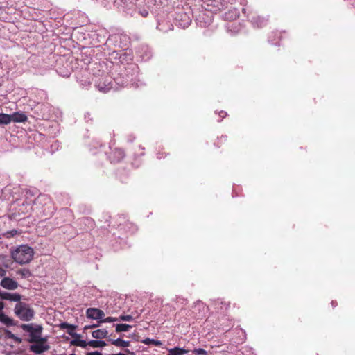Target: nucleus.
I'll list each match as a JSON object with an SVG mask.
<instances>
[{"instance_id":"f257e3e1","label":"nucleus","mask_w":355,"mask_h":355,"mask_svg":"<svg viewBox=\"0 0 355 355\" xmlns=\"http://www.w3.org/2000/svg\"><path fill=\"white\" fill-rule=\"evenodd\" d=\"M34 256L33 249L28 245H21L11 251L13 260L20 264L24 265L30 263Z\"/></svg>"},{"instance_id":"f03ea898","label":"nucleus","mask_w":355,"mask_h":355,"mask_svg":"<svg viewBox=\"0 0 355 355\" xmlns=\"http://www.w3.org/2000/svg\"><path fill=\"white\" fill-rule=\"evenodd\" d=\"M20 327L25 331L28 332L30 338L28 339V342L33 343L35 341H44V338L41 337L42 332V327L38 324H22Z\"/></svg>"},{"instance_id":"7ed1b4c3","label":"nucleus","mask_w":355,"mask_h":355,"mask_svg":"<svg viewBox=\"0 0 355 355\" xmlns=\"http://www.w3.org/2000/svg\"><path fill=\"white\" fill-rule=\"evenodd\" d=\"M14 311L15 315L23 321H30L35 315L34 310L24 302L17 303L15 306Z\"/></svg>"},{"instance_id":"20e7f679","label":"nucleus","mask_w":355,"mask_h":355,"mask_svg":"<svg viewBox=\"0 0 355 355\" xmlns=\"http://www.w3.org/2000/svg\"><path fill=\"white\" fill-rule=\"evenodd\" d=\"M65 327H70V330H67V332L74 338L73 340H71V345L78 346L83 348H85L88 345V342L81 340L80 335L74 332V330L76 329V326L70 324L67 322H62L60 324V328L61 329H64Z\"/></svg>"},{"instance_id":"39448f33","label":"nucleus","mask_w":355,"mask_h":355,"mask_svg":"<svg viewBox=\"0 0 355 355\" xmlns=\"http://www.w3.org/2000/svg\"><path fill=\"white\" fill-rule=\"evenodd\" d=\"M46 338H44V341L34 342L33 343L35 344L30 346V351L35 354H42L43 352L49 350L50 346L46 344Z\"/></svg>"},{"instance_id":"423d86ee","label":"nucleus","mask_w":355,"mask_h":355,"mask_svg":"<svg viewBox=\"0 0 355 355\" xmlns=\"http://www.w3.org/2000/svg\"><path fill=\"white\" fill-rule=\"evenodd\" d=\"M0 286L7 290H15L18 288L19 284L13 279L5 277L1 279Z\"/></svg>"},{"instance_id":"0eeeda50","label":"nucleus","mask_w":355,"mask_h":355,"mask_svg":"<svg viewBox=\"0 0 355 355\" xmlns=\"http://www.w3.org/2000/svg\"><path fill=\"white\" fill-rule=\"evenodd\" d=\"M86 315L88 318L101 320L105 316V313L99 309L89 308L86 311Z\"/></svg>"},{"instance_id":"6e6552de","label":"nucleus","mask_w":355,"mask_h":355,"mask_svg":"<svg viewBox=\"0 0 355 355\" xmlns=\"http://www.w3.org/2000/svg\"><path fill=\"white\" fill-rule=\"evenodd\" d=\"M125 157L124 151L121 148H114L112 150L109 155V158L112 162H119Z\"/></svg>"},{"instance_id":"1a4fd4ad","label":"nucleus","mask_w":355,"mask_h":355,"mask_svg":"<svg viewBox=\"0 0 355 355\" xmlns=\"http://www.w3.org/2000/svg\"><path fill=\"white\" fill-rule=\"evenodd\" d=\"M0 298L1 300H9L11 302H21V295L19 293H11L8 292L0 291Z\"/></svg>"},{"instance_id":"9d476101","label":"nucleus","mask_w":355,"mask_h":355,"mask_svg":"<svg viewBox=\"0 0 355 355\" xmlns=\"http://www.w3.org/2000/svg\"><path fill=\"white\" fill-rule=\"evenodd\" d=\"M10 116L11 122L13 121L15 123H24L28 120L27 116L23 112H15L12 114H10Z\"/></svg>"},{"instance_id":"9b49d317","label":"nucleus","mask_w":355,"mask_h":355,"mask_svg":"<svg viewBox=\"0 0 355 355\" xmlns=\"http://www.w3.org/2000/svg\"><path fill=\"white\" fill-rule=\"evenodd\" d=\"M0 322L7 327L16 325V322L14 321V320L6 315L3 312H0Z\"/></svg>"},{"instance_id":"f8f14e48","label":"nucleus","mask_w":355,"mask_h":355,"mask_svg":"<svg viewBox=\"0 0 355 355\" xmlns=\"http://www.w3.org/2000/svg\"><path fill=\"white\" fill-rule=\"evenodd\" d=\"M239 16V13L238 10L235 8L229 10L227 12L225 13L224 18L228 21H233L237 19Z\"/></svg>"},{"instance_id":"ddd939ff","label":"nucleus","mask_w":355,"mask_h":355,"mask_svg":"<svg viewBox=\"0 0 355 355\" xmlns=\"http://www.w3.org/2000/svg\"><path fill=\"white\" fill-rule=\"evenodd\" d=\"M108 334L107 331L105 329H99L92 331V336L96 339H103L107 338Z\"/></svg>"},{"instance_id":"4468645a","label":"nucleus","mask_w":355,"mask_h":355,"mask_svg":"<svg viewBox=\"0 0 355 355\" xmlns=\"http://www.w3.org/2000/svg\"><path fill=\"white\" fill-rule=\"evenodd\" d=\"M111 341V343L116 347H129L130 345V341H125L121 338H117L116 340H110Z\"/></svg>"},{"instance_id":"2eb2a0df","label":"nucleus","mask_w":355,"mask_h":355,"mask_svg":"<svg viewBox=\"0 0 355 355\" xmlns=\"http://www.w3.org/2000/svg\"><path fill=\"white\" fill-rule=\"evenodd\" d=\"M216 309H220L221 310H227L230 307V303L222 300L218 299L214 302Z\"/></svg>"},{"instance_id":"dca6fc26","label":"nucleus","mask_w":355,"mask_h":355,"mask_svg":"<svg viewBox=\"0 0 355 355\" xmlns=\"http://www.w3.org/2000/svg\"><path fill=\"white\" fill-rule=\"evenodd\" d=\"M11 123L10 114L0 113V125H8Z\"/></svg>"},{"instance_id":"f3484780","label":"nucleus","mask_w":355,"mask_h":355,"mask_svg":"<svg viewBox=\"0 0 355 355\" xmlns=\"http://www.w3.org/2000/svg\"><path fill=\"white\" fill-rule=\"evenodd\" d=\"M227 29L232 33H237L241 31V25L240 23H232L228 24Z\"/></svg>"},{"instance_id":"a211bd4d","label":"nucleus","mask_w":355,"mask_h":355,"mask_svg":"<svg viewBox=\"0 0 355 355\" xmlns=\"http://www.w3.org/2000/svg\"><path fill=\"white\" fill-rule=\"evenodd\" d=\"M88 345L94 348L103 347L106 345V343L103 340H92L88 342Z\"/></svg>"},{"instance_id":"6ab92c4d","label":"nucleus","mask_w":355,"mask_h":355,"mask_svg":"<svg viewBox=\"0 0 355 355\" xmlns=\"http://www.w3.org/2000/svg\"><path fill=\"white\" fill-rule=\"evenodd\" d=\"M141 343L148 345H154L155 346H161L162 345V343L161 341L151 339L149 338L144 339L143 340H141Z\"/></svg>"},{"instance_id":"aec40b11","label":"nucleus","mask_w":355,"mask_h":355,"mask_svg":"<svg viewBox=\"0 0 355 355\" xmlns=\"http://www.w3.org/2000/svg\"><path fill=\"white\" fill-rule=\"evenodd\" d=\"M21 232H22V231L21 230H18L14 229V230L6 232L4 234V236L6 237L7 239H10L12 237H14L16 235H20L21 234Z\"/></svg>"},{"instance_id":"412c9836","label":"nucleus","mask_w":355,"mask_h":355,"mask_svg":"<svg viewBox=\"0 0 355 355\" xmlns=\"http://www.w3.org/2000/svg\"><path fill=\"white\" fill-rule=\"evenodd\" d=\"M17 274L24 278L29 277L32 275L30 270L28 268H21L17 271Z\"/></svg>"},{"instance_id":"4be33fe9","label":"nucleus","mask_w":355,"mask_h":355,"mask_svg":"<svg viewBox=\"0 0 355 355\" xmlns=\"http://www.w3.org/2000/svg\"><path fill=\"white\" fill-rule=\"evenodd\" d=\"M252 21L253 24H257V27H262L265 24L264 19L260 16L254 17L252 19Z\"/></svg>"},{"instance_id":"5701e85b","label":"nucleus","mask_w":355,"mask_h":355,"mask_svg":"<svg viewBox=\"0 0 355 355\" xmlns=\"http://www.w3.org/2000/svg\"><path fill=\"white\" fill-rule=\"evenodd\" d=\"M132 327L131 325L127 324H119L116 326V332L127 331Z\"/></svg>"},{"instance_id":"b1692460","label":"nucleus","mask_w":355,"mask_h":355,"mask_svg":"<svg viewBox=\"0 0 355 355\" xmlns=\"http://www.w3.org/2000/svg\"><path fill=\"white\" fill-rule=\"evenodd\" d=\"M172 352H175V354H179L180 355H183L187 352V351L183 348H180L178 347H175L174 348H172Z\"/></svg>"},{"instance_id":"393cba45","label":"nucleus","mask_w":355,"mask_h":355,"mask_svg":"<svg viewBox=\"0 0 355 355\" xmlns=\"http://www.w3.org/2000/svg\"><path fill=\"white\" fill-rule=\"evenodd\" d=\"M119 321H131L133 319V317L130 315H121L119 318Z\"/></svg>"},{"instance_id":"a878e982","label":"nucleus","mask_w":355,"mask_h":355,"mask_svg":"<svg viewBox=\"0 0 355 355\" xmlns=\"http://www.w3.org/2000/svg\"><path fill=\"white\" fill-rule=\"evenodd\" d=\"M114 321H119V319L118 318H113V317H107L105 319H103L99 321V322H114Z\"/></svg>"},{"instance_id":"bb28decb","label":"nucleus","mask_w":355,"mask_h":355,"mask_svg":"<svg viewBox=\"0 0 355 355\" xmlns=\"http://www.w3.org/2000/svg\"><path fill=\"white\" fill-rule=\"evenodd\" d=\"M193 352L196 355H206L207 354V352L204 349H202V348L195 349L193 351Z\"/></svg>"},{"instance_id":"cd10ccee","label":"nucleus","mask_w":355,"mask_h":355,"mask_svg":"<svg viewBox=\"0 0 355 355\" xmlns=\"http://www.w3.org/2000/svg\"><path fill=\"white\" fill-rule=\"evenodd\" d=\"M183 17H184V23L180 24V25L183 27L188 26L191 23V19L186 14H184Z\"/></svg>"},{"instance_id":"c85d7f7f","label":"nucleus","mask_w":355,"mask_h":355,"mask_svg":"<svg viewBox=\"0 0 355 355\" xmlns=\"http://www.w3.org/2000/svg\"><path fill=\"white\" fill-rule=\"evenodd\" d=\"M214 2L218 5L220 4L221 6V8H219V10L220 9H223L225 7V2L224 1H222V0H214Z\"/></svg>"},{"instance_id":"c756f323","label":"nucleus","mask_w":355,"mask_h":355,"mask_svg":"<svg viewBox=\"0 0 355 355\" xmlns=\"http://www.w3.org/2000/svg\"><path fill=\"white\" fill-rule=\"evenodd\" d=\"M5 336L8 338L13 339L15 337V334H12L10 330H5Z\"/></svg>"},{"instance_id":"7c9ffc66","label":"nucleus","mask_w":355,"mask_h":355,"mask_svg":"<svg viewBox=\"0 0 355 355\" xmlns=\"http://www.w3.org/2000/svg\"><path fill=\"white\" fill-rule=\"evenodd\" d=\"M100 323L101 322H99V321H98L97 324H94L89 325V326H85L84 329H93V328L98 327H99Z\"/></svg>"},{"instance_id":"2f4dec72","label":"nucleus","mask_w":355,"mask_h":355,"mask_svg":"<svg viewBox=\"0 0 355 355\" xmlns=\"http://www.w3.org/2000/svg\"><path fill=\"white\" fill-rule=\"evenodd\" d=\"M15 343L19 344L22 342V339L15 335L14 338L12 339Z\"/></svg>"},{"instance_id":"473e14b6","label":"nucleus","mask_w":355,"mask_h":355,"mask_svg":"<svg viewBox=\"0 0 355 355\" xmlns=\"http://www.w3.org/2000/svg\"><path fill=\"white\" fill-rule=\"evenodd\" d=\"M86 355H103L102 353L98 352V351H95V352H88L86 354Z\"/></svg>"},{"instance_id":"72a5a7b5","label":"nucleus","mask_w":355,"mask_h":355,"mask_svg":"<svg viewBox=\"0 0 355 355\" xmlns=\"http://www.w3.org/2000/svg\"><path fill=\"white\" fill-rule=\"evenodd\" d=\"M219 116L221 117V118H225L226 116H227V113L224 111H220L219 112Z\"/></svg>"},{"instance_id":"f704fd0d","label":"nucleus","mask_w":355,"mask_h":355,"mask_svg":"<svg viewBox=\"0 0 355 355\" xmlns=\"http://www.w3.org/2000/svg\"><path fill=\"white\" fill-rule=\"evenodd\" d=\"M6 273V271L4 269L0 268V276L1 277L5 276Z\"/></svg>"},{"instance_id":"c9c22d12","label":"nucleus","mask_w":355,"mask_h":355,"mask_svg":"<svg viewBox=\"0 0 355 355\" xmlns=\"http://www.w3.org/2000/svg\"><path fill=\"white\" fill-rule=\"evenodd\" d=\"M219 140H220V141H226V140H227V137H226V136H225V137L222 136V137L219 139Z\"/></svg>"},{"instance_id":"e433bc0d","label":"nucleus","mask_w":355,"mask_h":355,"mask_svg":"<svg viewBox=\"0 0 355 355\" xmlns=\"http://www.w3.org/2000/svg\"><path fill=\"white\" fill-rule=\"evenodd\" d=\"M4 307V304L3 302H0V311H1Z\"/></svg>"},{"instance_id":"4c0bfd02","label":"nucleus","mask_w":355,"mask_h":355,"mask_svg":"<svg viewBox=\"0 0 355 355\" xmlns=\"http://www.w3.org/2000/svg\"><path fill=\"white\" fill-rule=\"evenodd\" d=\"M98 87H99V89H100V90L103 89V88L102 87H101L100 85H98Z\"/></svg>"},{"instance_id":"58836bf2","label":"nucleus","mask_w":355,"mask_h":355,"mask_svg":"<svg viewBox=\"0 0 355 355\" xmlns=\"http://www.w3.org/2000/svg\"><path fill=\"white\" fill-rule=\"evenodd\" d=\"M64 329H67V330H70V327H65Z\"/></svg>"}]
</instances>
